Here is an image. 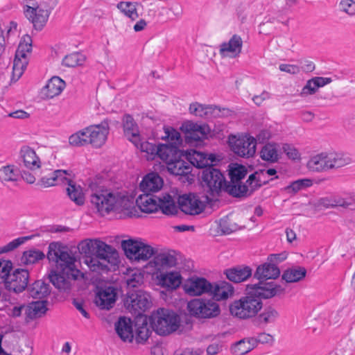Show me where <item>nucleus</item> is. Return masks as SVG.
Here are the masks:
<instances>
[{
    "instance_id": "f257e3e1",
    "label": "nucleus",
    "mask_w": 355,
    "mask_h": 355,
    "mask_svg": "<svg viewBox=\"0 0 355 355\" xmlns=\"http://www.w3.org/2000/svg\"><path fill=\"white\" fill-rule=\"evenodd\" d=\"M90 202L102 216L114 212L120 218L139 217L134 198L126 192L114 191L91 183Z\"/></svg>"
},
{
    "instance_id": "f03ea898",
    "label": "nucleus",
    "mask_w": 355,
    "mask_h": 355,
    "mask_svg": "<svg viewBox=\"0 0 355 355\" xmlns=\"http://www.w3.org/2000/svg\"><path fill=\"white\" fill-rule=\"evenodd\" d=\"M78 250L85 255L84 263L94 272L108 270V264L116 266L119 263L118 252L98 239L81 241Z\"/></svg>"
},
{
    "instance_id": "7ed1b4c3",
    "label": "nucleus",
    "mask_w": 355,
    "mask_h": 355,
    "mask_svg": "<svg viewBox=\"0 0 355 355\" xmlns=\"http://www.w3.org/2000/svg\"><path fill=\"white\" fill-rule=\"evenodd\" d=\"M248 293L244 296L248 315L250 318L257 315L261 309L263 303L261 299H269L277 295L282 294L285 289L280 285L270 282L263 284L261 282L248 284L247 286Z\"/></svg>"
},
{
    "instance_id": "20e7f679",
    "label": "nucleus",
    "mask_w": 355,
    "mask_h": 355,
    "mask_svg": "<svg viewBox=\"0 0 355 355\" xmlns=\"http://www.w3.org/2000/svg\"><path fill=\"white\" fill-rule=\"evenodd\" d=\"M135 203L141 212L146 214L155 213L159 210L167 216L178 214V206L173 197L168 193H161L159 196L152 193L141 194Z\"/></svg>"
},
{
    "instance_id": "39448f33",
    "label": "nucleus",
    "mask_w": 355,
    "mask_h": 355,
    "mask_svg": "<svg viewBox=\"0 0 355 355\" xmlns=\"http://www.w3.org/2000/svg\"><path fill=\"white\" fill-rule=\"evenodd\" d=\"M152 327L161 336H166L175 331L180 327V317L174 311L159 308L150 318Z\"/></svg>"
},
{
    "instance_id": "423d86ee",
    "label": "nucleus",
    "mask_w": 355,
    "mask_h": 355,
    "mask_svg": "<svg viewBox=\"0 0 355 355\" xmlns=\"http://www.w3.org/2000/svg\"><path fill=\"white\" fill-rule=\"evenodd\" d=\"M201 179L203 188L212 198L219 196L226 183L223 174L212 166L202 170Z\"/></svg>"
},
{
    "instance_id": "0eeeda50",
    "label": "nucleus",
    "mask_w": 355,
    "mask_h": 355,
    "mask_svg": "<svg viewBox=\"0 0 355 355\" xmlns=\"http://www.w3.org/2000/svg\"><path fill=\"white\" fill-rule=\"evenodd\" d=\"M31 51L32 40L30 36L26 35L20 42L15 53L12 67L13 78L16 77V80H18L24 73L28 64L27 53H30Z\"/></svg>"
},
{
    "instance_id": "6e6552de",
    "label": "nucleus",
    "mask_w": 355,
    "mask_h": 355,
    "mask_svg": "<svg viewBox=\"0 0 355 355\" xmlns=\"http://www.w3.org/2000/svg\"><path fill=\"white\" fill-rule=\"evenodd\" d=\"M229 144L232 151L242 157H252L256 152V139L250 136H231L229 138Z\"/></svg>"
},
{
    "instance_id": "1a4fd4ad",
    "label": "nucleus",
    "mask_w": 355,
    "mask_h": 355,
    "mask_svg": "<svg viewBox=\"0 0 355 355\" xmlns=\"http://www.w3.org/2000/svg\"><path fill=\"white\" fill-rule=\"evenodd\" d=\"M124 304L131 313L139 316L150 307V302L146 293L138 290L128 293Z\"/></svg>"
},
{
    "instance_id": "9d476101",
    "label": "nucleus",
    "mask_w": 355,
    "mask_h": 355,
    "mask_svg": "<svg viewBox=\"0 0 355 355\" xmlns=\"http://www.w3.org/2000/svg\"><path fill=\"white\" fill-rule=\"evenodd\" d=\"M110 119H105L99 124L91 125L85 128L89 144L96 148L105 144L110 131Z\"/></svg>"
},
{
    "instance_id": "9b49d317",
    "label": "nucleus",
    "mask_w": 355,
    "mask_h": 355,
    "mask_svg": "<svg viewBox=\"0 0 355 355\" xmlns=\"http://www.w3.org/2000/svg\"><path fill=\"white\" fill-rule=\"evenodd\" d=\"M30 274L28 270L17 268L10 272L4 286L8 291H12L15 293H19L28 288Z\"/></svg>"
},
{
    "instance_id": "f8f14e48",
    "label": "nucleus",
    "mask_w": 355,
    "mask_h": 355,
    "mask_svg": "<svg viewBox=\"0 0 355 355\" xmlns=\"http://www.w3.org/2000/svg\"><path fill=\"white\" fill-rule=\"evenodd\" d=\"M178 204V209H180L182 212L189 215L199 214L205 208V205L194 194L180 197Z\"/></svg>"
},
{
    "instance_id": "ddd939ff",
    "label": "nucleus",
    "mask_w": 355,
    "mask_h": 355,
    "mask_svg": "<svg viewBox=\"0 0 355 355\" xmlns=\"http://www.w3.org/2000/svg\"><path fill=\"white\" fill-rule=\"evenodd\" d=\"M24 15L33 24L35 29L40 31L46 24L50 12L40 6L32 7L26 6L24 7Z\"/></svg>"
},
{
    "instance_id": "4468645a",
    "label": "nucleus",
    "mask_w": 355,
    "mask_h": 355,
    "mask_svg": "<svg viewBox=\"0 0 355 355\" xmlns=\"http://www.w3.org/2000/svg\"><path fill=\"white\" fill-rule=\"evenodd\" d=\"M116 295V290L113 286L98 288L94 302L101 309L109 310L115 304Z\"/></svg>"
},
{
    "instance_id": "2eb2a0df",
    "label": "nucleus",
    "mask_w": 355,
    "mask_h": 355,
    "mask_svg": "<svg viewBox=\"0 0 355 355\" xmlns=\"http://www.w3.org/2000/svg\"><path fill=\"white\" fill-rule=\"evenodd\" d=\"M212 284L204 277H192L184 286L187 294L191 296H198L209 294L211 291Z\"/></svg>"
},
{
    "instance_id": "dca6fc26",
    "label": "nucleus",
    "mask_w": 355,
    "mask_h": 355,
    "mask_svg": "<svg viewBox=\"0 0 355 355\" xmlns=\"http://www.w3.org/2000/svg\"><path fill=\"white\" fill-rule=\"evenodd\" d=\"M75 258L70 255L67 252L62 251L59 253L58 263L60 269H62L64 273L69 275L73 280L78 279L80 277H83V274L75 266Z\"/></svg>"
},
{
    "instance_id": "f3484780",
    "label": "nucleus",
    "mask_w": 355,
    "mask_h": 355,
    "mask_svg": "<svg viewBox=\"0 0 355 355\" xmlns=\"http://www.w3.org/2000/svg\"><path fill=\"white\" fill-rule=\"evenodd\" d=\"M190 113L196 116L211 119L220 116V109L216 105H205L199 103H193L189 106Z\"/></svg>"
},
{
    "instance_id": "a211bd4d",
    "label": "nucleus",
    "mask_w": 355,
    "mask_h": 355,
    "mask_svg": "<svg viewBox=\"0 0 355 355\" xmlns=\"http://www.w3.org/2000/svg\"><path fill=\"white\" fill-rule=\"evenodd\" d=\"M163 187V180L157 173L146 175L139 184V188L144 193L157 192Z\"/></svg>"
},
{
    "instance_id": "6ab92c4d",
    "label": "nucleus",
    "mask_w": 355,
    "mask_h": 355,
    "mask_svg": "<svg viewBox=\"0 0 355 355\" xmlns=\"http://www.w3.org/2000/svg\"><path fill=\"white\" fill-rule=\"evenodd\" d=\"M243 41L238 35H234L228 42H223L220 46V54L223 57H237L241 52Z\"/></svg>"
},
{
    "instance_id": "aec40b11",
    "label": "nucleus",
    "mask_w": 355,
    "mask_h": 355,
    "mask_svg": "<svg viewBox=\"0 0 355 355\" xmlns=\"http://www.w3.org/2000/svg\"><path fill=\"white\" fill-rule=\"evenodd\" d=\"M123 126L125 136L135 146H138V143L140 141L139 128L131 115H124Z\"/></svg>"
},
{
    "instance_id": "412c9836",
    "label": "nucleus",
    "mask_w": 355,
    "mask_h": 355,
    "mask_svg": "<svg viewBox=\"0 0 355 355\" xmlns=\"http://www.w3.org/2000/svg\"><path fill=\"white\" fill-rule=\"evenodd\" d=\"M280 275L279 268L271 262L265 263L257 267L256 272L254 274V277L259 279V282L265 284L262 280L276 279Z\"/></svg>"
},
{
    "instance_id": "4be33fe9",
    "label": "nucleus",
    "mask_w": 355,
    "mask_h": 355,
    "mask_svg": "<svg viewBox=\"0 0 355 355\" xmlns=\"http://www.w3.org/2000/svg\"><path fill=\"white\" fill-rule=\"evenodd\" d=\"M226 277L231 282L239 283L245 281L252 275V269L249 266H237L224 271Z\"/></svg>"
},
{
    "instance_id": "5701e85b",
    "label": "nucleus",
    "mask_w": 355,
    "mask_h": 355,
    "mask_svg": "<svg viewBox=\"0 0 355 355\" xmlns=\"http://www.w3.org/2000/svg\"><path fill=\"white\" fill-rule=\"evenodd\" d=\"M234 293V287L230 283L223 281L212 284L211 291L209 295L216 301L227 300Z\"/></svg>"
},
{
    "instance_id": "b1692460",
    "label": "nucleus",
    "mask_w": 355,
    "mask_h": 355,
    "mask_svg": "<svg viewBox=\"0 0 355 355\" xmlns=\"http://www.w3.org/2000/svg\"><path fill=\"white\" fill-rule=\"evenodd\" d=\"M182 130L186 134V140L189 143L201 141L205 137L204 128L198 123L187 121L182 124Z\"/></svg>"
},
{
    "instance_id": "393cba45",
    "label": "nucleus",
    "mask_w": 355,
    "mask_h": 355,
    "mask_svg": "<svg viewBox=\"0 0 355 355\" xmlns=\"http://www.w3.org/2000/svg\"><path fill=\"white\" fill-rule=\"evenodd\" d=\"M180 157H184V153L179 149L178 146L170 144H159V157L166 164Z\"/></svg>"
},
{
    "instance_id": "a878e982",
    "label": "nucleus",
    "mask_w": 355,
    "mask_h": 355,
    "mask_svg": "<svg viewBox=\"0 0 355 355\" xmlns=\"http://www.w3.org/2000/svg\"><path fill=\"white\" fill-rule=\"evenodd\" d=\"M49 278L52 284L60 291H68L70 290V280L73 278L64 273L62 269H60V271H52L49 274Z\"/></svg>"
},
{
    "instance_id": "bb28decb",
    "label": "nucleus",
    "mask_w": 355,
    "mask_h": 355,
    "mask_svg": "<svg viewBox=\"0 0 355 355\" xmlns=\"http://www.w3.org/2000/svg\"><path fill=\"white\" fill-rule=\"evenodd\" d=\"M332 80L331 78L327 77H314L307 80L306 85L303 87L301 92V96H306L313 95L316 93L318 88L322 87L330 83Z\"/></svg>"
},
{
    "instance_id": "cd10ccee",
    "label": "nucleus",
    "mask_w": 355,
    "mask_h": 355,
    "mask_svg": "<svg viewBox=\"0 0 355 355\" xmlns=\"http://www.w3.org/2000/svg\"><path fill=\"white\" fill-rule=\"evenodd\" d=\"M115 329L119 336L123 341L131 342L132 340L134 335L130 319L121 317L115 324Z\"/></svg>"
},
{
    "instance_id": "c85d7f7f",
    "label": "nucleus",
    "mask_w": 355,
    "mask_h": 355,
    "mask_svg": "<svg viewBox=\"0 0 355 355\" xmlns=\"http://www.w3.org/2000/svg\"><path fill=\"white\" fill-rule=\"evenodd\" d=\"M157 278L160 286L168 290L176 289L182 282V277L178 272L161 273Z\"/></svg>"
},
{
    "instance_id": "c756f323",
    "label": "nucleus",
    "mask_w": 355,
    "mask_h": 355,
    "mask_svg": "<svg viewBox=\"0 0 355 355\" xmlns=\"http://www.w3.org/2000/svg\"><path fill=\"white\" fill-rule=\"evenodd\" d=\"M66 86L65 82L58 76L51 78L43 89L48 98H53L61 94Z\"/></svg>"
},
{
    "instance_id": "7c9ffc66",
    "label": "nucleus",
    "mask_w": 355,
    "mask_h": 355,
    "mask_svg": "<svg viewBox=\"0 0 355 355\" xmlns=\"http://www.w3.org/2000/svg\"><path fill=\"white\" fill-rule=\"evenodd\" d=\"M21 157L24 166L31 170H35L40 167V160L34 150L28 146H24L20 150Z\"/></svg>"
},
{
    "instance_id": "2f4dec72",
    "label": "nucleus",
    "mask_w": 355,
    "mask_h": 355,
    "mask_svg": "<svg viewBox=\"0 0 355 355\" xmlns=\"http://www.w3.org/2000/svg\"><path fill=\"white\" fill-rule=\"evenodd\" d=\"M180 157L166 164L168 171L175 175H185L191 172L190 164Z\"/></svg>"
},
{
    "instance_id": "473e14b6",
    "label": "nucleus",
    "mask_w": 355,
    "mask_h": 355,
    "mask_svg": "<svg viewBox=\"0 0 355 355\" xmlns=\"http://www.w3.org/2000/svg\"><path fill=\"white\" fill-rule=\"evenodd\" d=\"M46 301H35L26 306L25 314L30 320L41 318L47 311Z\"/></svg>"
},
{
    "instance_id": "72a5a7b5",
    "label": "nucleus",
    "mask_w": 355,
    "mask_h": 355,
    "mask_svg": "<svg viewBox=\"0 0 355 355\" xmlns=\"http://www.w3.org/2000/svg\"><path fill=\"white\" fill-rule=\"evenodd\" d=\"M326 159L328 169L340 168L350 164L352 162L349 157L338 153L326 154Z\"/></svg>"
},
{
    "instance_id": "f704fd0d",
    "label": "nucleus",
    "mask_w": 355,
    "mask_h": 355,
    "mask_svg": "<svg viewBox=\"0 0 355 355\" xmlns=\"http://www.w3.org/2000/svg\"><path fill=\"white\" fill-rule=\"evenodd\" d=\"M256 347V340L254 338H243L235 343L231 347L234 355H245Z\"/></svg>"
},
{
    "instance_id": "c9c22d12",
    "label": "nucleus",
    "mask_w": 355,
    "mask_h": 355,
    "mask_svg": "<svg viewBox=\"0 0 355 355\" xmlns=\"http://www.w3.org/2000/svg\"><path fill=\"white\" fill-rule=\"evenodd\" d=\"M28 289L33 298L42 299L50 293L49 285L42 280L35 281Z\"/></svg>"
},
{
    "instance_id": "e433bc0d",
    "label": "nucleus",
    "mask_w": 355,
    "mask_h": 355,
    "mask_svg": "<svg viewBox=\"0 0 355 355\" xmlns=\"http://www.w3.org/2000/svg\"><path fill=\"white\" fill-rule=\"evenodd\" d=\"M264 175V171H256L248 177L245 184H247L248 195H252L254 191L266 184L268 181L263 180L261 176Z\"/></svg>"
},
{
    "instance_id": "4c0bfd02",
    "label": "nucleus",
    "mask_w": 355,
    "mask_h": 355,
    "mask_svg": "<svg viewBox=\"0 0 355 355\" xmlns=\"http://www.w3.org/2000/svg\"><path fill=\"white\" fill-rule=\"evenodd\" d=\"M223 191L236 198L250 196L247 189V184H242L241 182H235L234 184L226 182Z\"/></svg>"
},
{
    "instance_id": "58836bf2",
    "label": "nucleus",
    "mask_w": 355,
    "mask_h": 355,
    "mask_svg": "<svg viewBox=\"0 0 355 355\" xmlns=\"http://www.w3.org/2000/svg\"><path fill=\"white\" fill-rule=\"evenodd\" d=\"M176 263V257L170 253H159L154 258L155 266L157 270L175 266Z\"/></svg>"
},
{
    "instance_id": "ea45409f",
    "label": "nucleus",
    "mask_w": 355,
    "mask_h": 355,
    "mask_svg": "<svg viewBox=\"0 0 355 355\" xmlns=\"http://www.w3.org/2000/svg\"><path fill=\"white\" fill-rule=\"evenodd\" d=\"M279 316V312L272 306L266 307L262 313L257 318L256 321L258 324H267L274 323Z\"/></svg>"
},
{
    "instance_id": "a19ab883",
    "label": "nucleus",
    "mask_w": 355,
    "mask_h": 355,
    "mask_svg": "<svg viewBox=\"0 0 355 355\" xmlns=\"http://www.w3.org/2000/svg\"><path fill=\"white\" fill-rule=\"evenodd\" d=\"M141 241L135 239L123 240L121 242V248L125 256L132 260H135L137 253L139 252V246Z\"/></svg>"
},
{
    "instance_id": "79ce46f5",
    "label": "nucleus",
    "mask_w": 355,
    "mask_h": 355,
    "mask_svg": "<svg viewBox=\"0 0 355 355\" xmlns=\"http://www.w3.org/2000/svg\"><path fill=\"white\" fill-rule=\"evenodd\" d=\"M306 270L303 267H297L286 270L282 278L286 283L297 282L305 277Z\"/></svg>"
},
{
    "instance_id": "37998d69",
    "label": "nucleus",
    "mask_w": 355,
    "mask_h": 355,
    "mask_svg": "<svg viewBox=\"0 0 355 355\" xmlns=\"http://www.w3.org/2000/svg\"><path fill=\"white\" fill-rule=\"evenodd\" d=\"M260 157L263 160L275 163L279 159V155L275 144H267L261 149Z\"/></svg>"
},
{
    "instance_id": "c03bdc74",
    "label": "nucleus",
    "mask_w": 355,
    "mask_h": 355,
    "mask_svg": "<svg viewBox=\"0 0 355 355\" xmlns=\"http://www.w3.org/2000/svg\"><path fill=\"white\" fill-rule=\"evenodd\" d=\"M230 311L233 316L239 319L250 318L249 315H248V311L244 297L239 300L234 301L230 306Z\"/></svg>"
},
{
    "instance_id": "a18cd8bd",
    "label": "nucleus",
    "mask_w": 355,
    "mask_h": 355,
    "mask_svg": "<svg viewBox=\"0 0 355 355\" xmlns=\"http://www.w3.org/2000/svg\"><path fill=\"white\" fill-rule=\"evenodd\" d=\"M67 193L69 198L77 205H83L85 202V197L80 186H77L73 182L69 184Z\"/></svg>"
},
{
    "instance_id": "49530a36",
    "label": "nucleus",
    "mask_w": 355,
    "mask_h": 355,
    "mask_svg": "<svg viewBox=\"0 0 355 355\" xmlns=\"http://www.w3.org/2000/svg\"><path fill=\"white\" fill-rule=\"evenodd\" d=\"M204 299L195 298L187 303V310L189 314L198 318H204Z\"/></svg>"
},
{
    "instance_id": "de8ad7c7",
    "label": "nucleus",
    "mask_w": 355,
    "mask_h": 355,
    "mask_svg": "<svg viewBox=\"0 0 355 355\" xmlns=\"http://www.w3.org/2000/svg\"><path fill=\"white\" fill-rule=\"evenodd\" d=\"M85 60L86 58L83 54L74 52L65 55L62 61V64L67 67H76L83 65Z\"/></svg>"
},
{
    "instance_id": "09e8293b",
    "label": "nucleus",
    "mask_w": 355,
    "mask_h": 355,
    "mask_svg": "<svg viewBox=\"0 0 355 355\" xmlns=\"http://www.w3.org/2000/svg\"><path fill=\"white\" fill-rule=\"evenodd\" d=\"M326 154L321 153L313 157L308 162L309 169L315 171L328 170V164L326 162Z\"/></svg>"
},
{
    "instance_id": "8fccbe9b",
    "label": "nucleus",
    "mask_w": 355,
    "mask_h": 355,
    "mask_svg": "<svg viewBox=\"0 0 355 355\" xmlns=\"http://www.w3.org/2000/svg\"><path fill=\"white\" fill-rule=\"evenodd\" d=\"M137 147L139 146V143ZM141 151L146 153L147 159H154L156 157H159V144L156 145L154 143L148 141H144L139 143Z\"/></svg>"
},
{
    "instance_id": "3c124183",
    "label": "nucleus",
    "mask_w": 355,
    "mask_h": 355,
    "mask_svg": "<svg viewBox=\"0 0 355 355\" xmlns=\"http://www.w3.org/2000/svg\"><path fill=\"white\" fill-rule=\"evenodd\" d=\"M334 205L345 209L355 210V193H349L347 197L344 198L339 195H335Z\"/></svg>"
},
{
    "instance_id": "603ef678",
    "label": "nucleus",
    "mask_w": 355,
    "mask_h": 355,
    "mask_svg": "<svg viewBox=\"0 0 355 355\" xmlns=\"http://www.w3.org/2000/svg\"><path fill=\"white\" fill-rule=\"evenodd\" d=\"M85 128L76 132L69 137V143L73 147H80L89 144L87 133Z\"/></svg>"
},
{
    "instance_id": "864d4df0",
    "label": "nucleus",
    "mask_w": 355,
    "mask_h": 355,
    "mask_svg": "<svg viewBox=\"0 0 355 355\" xmlns=\"http://www.w3.org/2000/svg\"><path fill=\"white\" fill-rule=\"evenodd\" d=\"M45 257L44 254L39 250H30L24 252L21 262L26 265L33 264Z\"/></svg>"
},
{
    "instance_id": "5fc2aeb1",
    "label": "nucleus",
    "mask_w": 355,
    "mask_h": 355,
    "mask_svg": "<svg viewBox=\"0 0 355 355\" xmlns=\"http://www.w3.org/2000/svg\"><path fill=\"white\" fill-rule=\"evenodd\" d=\"M116 7L125 16L132 20H135L138 17L136 5L134 3L130 1H121L117 4Z\"/></svg>"
},
{
    "instance_id": "6e6d98bb",
    "label": "nucleus",
    "mask_w": 355,
    "mask_h": 355,
    "mask_svg": "<svg viewBox=\"0 0 355 355\" xmlns=\"http://www.w3.org/2000/svg\"><path fill=\"white\" fill-rule=\"evenodd\" d=\"M204 318H211L218 316L220 313L219 305L211 300L204 299Z\"/></svg>"
},
{
    "instance_id": "4d7b16f0",
    "label": "nucleus",
    "mask_w": 355,
    "mask_h": 355,
    "mask_svg": "<svg viewBox=\"0 0 355 355\" xmlns=\"http://www.w3.org/2000/svg\"><path fill=\"white\" fill-rule=\"evenodd\" d=\"M248 170L245 166L239 164H235L234 166L232 167L230 169L229 176L230 178V182L232 184L235 182H241V180L243 179L247 175Z\"/></svg>"
},
{
    "instance_id": "13d9d810",
    "label": "nucleus",
    "mask_w": 355,
    "mask_h": 355,
    "mask_svg": "<svg viewBox=\"0 0 355 355\" xmlns=\"http://www.w3.org/2000/svg\"><path fill=\"white\" fill-rule=\"evenodd\" d=\"M312 184V180L310 179H299L292 182L285 188V190L289 193H292L295 194L299 191L311 187Z\"/></svg>"
},
{
    "instance_id": "bf43d9fd",
    "label": "nucleus",
    "mask_w": 355,
    "mask_h": 355,
    "mask_svg": "<svg viewBox=\"0 0 355 355\" xmlns=\"http://www.w3.org/2000/svg\"><path fill=\"white\" fill-rule=\"evenodd\" d=\"M207 154L194 150L192 155H190V163L194 166L205 169L207 166Z\"/></svg>"
},
{
    "instance_id": "052dcab7",
    "label": "nucleus",
    "mask_w": 355,
    "mask_h": 355,
    "mask_svg": "<svg viewBox=\"0 0 355 355\" xmlns=\"http://www.w3.org/2000/svg\"><path fill=\"white\" fill-rule=\"evenodd\" d=\"M165 135L162 137L163 139H167L168 144L179 146L182 143V139L180 132L171 127L164 128Z\"/></svg>"
},
{
    "instance_id": "680f3d73",
    "label": "nucleus",
    "mask_w": 355,
    "mask_h": 355,
    "mask_svg": "<svg viewBox=\"0 0 355 355\" xmlns=\"http://www.w3.org/2000/svg\"><path fill=\"white\" fill-rule=\"evenodd\" d=\"M155 254L154 248L150 245L141 242L139 246V252L137 253L135 261H147Z\"/></svg>"
},
{
    "instance_id": "e2e57ef3",
    "label": "nucleus",
    "mask_w": 355,
    "mask_h": 355,
    "mask_svg": "<svg viewBox=\"0 0 355 355\" xmlns=\"http://www.w3.org/2000/svg\"><path fill=\"white\" fill-rule=\"evenodd\" d=\"M150 334L151 331L148 328L146 320H144L142 324L136 329L135 339L139 343H144L149 338Z\"/></svg>"
},
{
    "instance_id": "0e129e2a",
    "label": "nucleus",
    "mask_w": 355,
    "mask_h": 355,
    "mask_svg": "<svg viewBox=\"0 0 355 355\" xmlns=\"http://www.w3.org/2000/svg\"><path fill=\"white\" fill-rule=\"evenodd\" d=\"M17 176L13 166L8 165L0 168V180L1 182L16 181Z\"/></svg>"
},
{
    "instance_id": "69168bd1",
    "label": "nucleus",
    "mask_w": 355,
    "mask_h": 355,
    "mask_svg": "<svg viewBox=\"0 0 355 355\" xmlns=\"http://www.w3.org/2000/svg\"><path fill=\"white\" fill-rule=\"evenodd\" d=\"M12 263L10 261L0 260V284H4L11 272Z\"/></svg>"
},
{
    "instance_id": "338daca9",
    "label": "nucleus",
    "mask_w": 355,
    "mask_h": 355,
    "mask_svg": "<svg viewBox=\"0 0 355 355\" xmlns=\"http://www.w3.org/2000/svg\"><path fill=\"white\" fill-rule=\"evenodd\" d=\"M219 227L225 234H230L239 230L238 225L231 222L228 218H222L220 220Z\"/></svg>"
},
{
    "instance_id": "774afa93",
    "label": "nucleus",
    "mask_w": 355,
    "mask_h": 355,
    "mask_svg": "<svg viewBox=\"0 0 355 355\" xmlns=\"http://www.w3.org/2000/svg\"><path fill=\"white\" fill-rule=\"evenodd\" d=\"M340 12H343L349 16L355 15V1L353 0H342L338 4Z\"/></svg>"
}]
</instances>
